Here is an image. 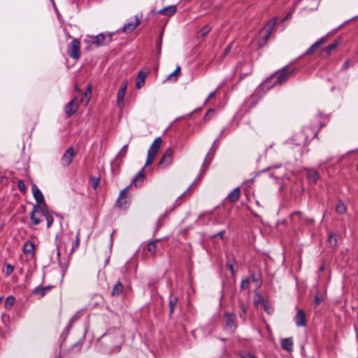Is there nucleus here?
<instances>
[{
  "instance_id": "nucleus-1",
  "label": "nucleus",
  "mask_w": 358,
  "mask_h": 358,
  "mask_svg": "<svg viewBox=\"0 0 358 358\" xmlns=\"http://www.w3.org/2000/svg\"><path fill=\"white\" fill-rule=\"evenodd\" d=\"M162 144V139L161 137H157L152 142L148 150L147 159L144 166L137 173L135 177L132 180V184L135 187L141 186L145 178L144 170L145 168L151 164L155 160L156 155L161 148Z\"/></svg>"
},
{
  "instance_id": "nucleus-2",
  "label": "nucleus",
  "mask_w": 358,
  "mask_h": 358,
  "mask_svg": "<svg viewBox=\"0 0 358 358\" xmlns=\"http://www.w3.org/2000/svg\"><path fill=\"white\" fill-rule=\"evenodd\" d=\"M317 125H311L310 128L303 127L302 131L294 134L287 140V144L289 145L292 148L297 147L301 149L303 145L308 143L309 136H312V138L317 136Z\"/></svg>"
},
{
  "instance_id": "nucleus-3",
  "label": "nucleus",
  "mask_w": 358,
  "mask_h": 358,
  "mask_svg": "<svg viewBox=\"0 0 358 358\" xmlns=\"http://www.w3.org/2000/svg\"><path fill=\"white\" fill-rule=\"evenodd\" d=\"M294 71L293 66L287 65L275 71L270 76V88L283 84Z\"/></svg>"
},
{
  "instance_id": "nucleus-4",
  "label": "nucleus",
  "mask_w": 358,
  "mask_h": 358,
  "mask_svg": "<svg viewBox=\"0 0 358 358\" xmlns=\"http://www.w3.org/2000/svg\"><path fill=\"white\" fill-rule=\"evenodd\" d=\"M45 210V206H34L30 214V219L34 224L38 225L42 222L41 217H44Z\"/></svg>"
},
{
  "instance_id": "nucleus-5",
  "label": "nucleus",
  "mask_w": 358,
  "mask_h": 358,
  "mask_svg": "<svg viewBox=\"0 0 358 358\" xmlns=\"http://www.w3.org/2000/svg\"><path fill=\"white\" fill-rule=\"evenodd\" d=\"M290 17L291 13H288L280 20H279L278 17H275L270 20V36L271 35L274 27H276V29H278L279 31H282L285 28L284 22L289 20Z\"/></svg>"
},
{
  "instance_id": "nucleus-6",
  "label": "nucleus",
  "mask_w": 358,
  "mask_h": 358,
  "mask_svg": "<svg viewBox=\"0 0 358 358\" xmlns=\"http://www.w3.org/2000/svg\"><path fill=\"white\" fill-rule=\"evenodd\" d=\"M80 41L74 38L68 46L67 52L69 55L75 59L80 58Z\"/></svg>"
},
{
  "instance_id": "nucleus-7",
  "label": "nucleus",
  "mask_w": 358,
  "mask_h": 358,
  "mask_svg": "<svg viewBox=\"0 0 358 358\" xmlns=\"http://www.w3.org/2000/svg\"><path fill=\"white\" fill-rule=\"evenodd\" d=\"M76 153L73 147L69 148L61 158V164L64 167L68 166L72 162Z\"/></svg>"
},
{
  "instance_id": "nucleus-8",
  "label": "nucleus",
  "mask_w": 358,
  "mask_h": 358,
  "mask_svg": "<svg viewBox=\"0 0 358 358\" xmlns=\"http://www.w3.org/2000/svg\"><path fill=\"white\" fill-rule=\"evenodd\" d=\"M173 150L169 148L166 150L164 154L159 162V166L165 168L172 163L173 160Z\"/></svg>"
},
{
  "instance_id": "nucleus-9",
  "label": "nucleus",
  "mask_w": 358,
  "mask_h": 358,
  "mask_svg": "<svg viewBox=\"0 0 358 358\" xmlns=\"http://www.w3.org/2000/svg\"><path fill=\"white\" fill-rule=\"evenodd\" d=\"M78 106L77 97H74L65 106L64 111L66 117H69L73 115L76 112Z\"/></svg>"
},
{
  "instance_id": "nucleus-10",
  "label": "nucleus",
  "mask_w": 358,
  "mask_h": 358,
  "mask_svg": "<svg viewBox=\"0 0 358 358\" xmlns=\"http://www.w3.org/2000/svg\"><path fill=\"white\" fill-rule=\"evenodd\" d=\"M254 303L257 308H263L264 311L268 313V305L266 300L258 292H255L254 295Z\"/></svg>"
},
{
  "instance_id": "nucleus-11",
  "label": "nucleus",
  "mask_w": 358,
  "mask_h": 358,
  "mask_svg": "<svg viewBox=\"0 0 358 358\" xmlns=\"http://www.w3.org/2000/svg\"><path fill=\"white\" fill-rule=\"evenodd\" d=\"M31 190L33 193L34 198L36 201L37 205L38 206H45V200L43 197V194L41 191L38 188V187L33 184L31 187Z\"/></svg>"
},
{
  "instance_id": "nucleus-12",
  "label": "nucleus",
  "mask_w": 358,
  "mask_h": 358,
  "mask_svg": "<svg viewBox=\"0 0 358 358\" xmlns=\"http://www.w3.org/2000/svg\"><path fill=\"white\" fill-rule=\"evenodd\" d=\"M129 187H125L124 189H123L122 190L120 191V194H119V197L116 201V203L117 205L118 206V207L122 208H127V205L128 203V198H127V190L129 189Z\"/></svg>"
},
{
  "instance_id": "nucleus-13",
  "label": "nucleus",
  "mask_w": 358,
  "mask_h": 358,
  "mask_svg": "<svg viewBox=\"0 0 358 358\" xmlns=\"http://www.w3.org/2000/svg\"><path fill=\"white\" fill-rule=\"evenodd\" d=\"M127 87V81L126 80H123L121 87L119 89L117 94V104L119 106H122V103L124 99L126 90Z\"/></svg>"
},
{
  "instance_id": "nucleus-14",
  "label": "nucleus",
  "mask_w": 358,
  "mask_h": 358,
  "mask_svg": "<svg viewBox=\"0 0 358 358\" xmlns=\"http://www.w3.org/2000/svg\"><path fill=\"white\" fill-rule=\"evenodd\" d=\"M294 322L296 327H305L306 325V318L305 313L301 310L298 309L296 314L294 317Z\"/></svg>"
},
{
  "instance_id": "nucleus-15",
  "label": "nucleus",
  "mask_w": 358,
  "mask_h": 358,
  "mask_svg": "<svg viewBox=\"0 0 358 358\" xmlns=\"http://www.w3.org/2000/svg\"><path fill=\"white\" fill-rule=\"evenodd\" d=\"M141 22V17L138 15L135 16L134 21L127 22L122 27V31L125 33H131L133 31Z\"/></svg>"
},
{
  "instance_id": "nucleus-16",
  "label": "nucleus",
  "mask_w": 358,
  "mask_h": 358,
  "mask_svg": "<svg viewBox=\"0 0 358 358\" xmlns=\"http://www.w3.org/2000/svg\"><path fill=\"white\" fill-rule=\"evenodd\" d=\"M266 86V83H262L259 88L257 89L255 94H252L250 97H249L245 102V106L248 107V109H251L253 108L257 101H258V96H257V92L260 90L261 88H264Z\"/></svg>"
},
{
  "instance_id": "nucleus-17",
  "label": "nucleus",
  "mask_w": 358,
  "mask_h": 358,
  "mask_svg": "<svg viewBox=\"0 0 358 358\" xmlns=\"http://www.w3.org/2000/svg\"><path fill=\"white\" fill-rule=\"evenodd\" d=\"M218 138L214 141L213 144L212 145L209 152H208L202 164V169L206 168L211 162V160L215 155L216 148H215V143L217 142Z\"/></svg>"
},
{
  "instance_id": "nucleus-18",
  "label": "nucleus",
  "mask_w": 358,
  "mask_h": 358,
  "mask_svg": "<svg viewBox=\"0 0 358 358\" xmlns=\"http://www.w3.org/2000/svg\"><path fill=\"white\" fill-rule=\"evenodd\" d=\"M268 40V29L266 27L262 29L259 33V36L258 39V45L259 47L264 46Z\"/></svg>"
},
{
  "instance_id": "nucleus-19",
  "label": "nucleus",
  "mask_w": 358,
  "mask_h": 358,
  "mask_svg": "<svg viewBox=\"0 0 358 358\" xmlns=\"http://www.w3.org/2000/svg\"><path fill=\"white\" fill-rule=\"evenodd\" d=\"M176 6L171 5L164 7L157 12V14L164 15L165 16H171L176 13Z\"/></svg>"
},
{
  "instance_id": "nucleus-20",
  "label": "nucleus",
  "mask_w": 358,
  "mask_h": 358,
  "mask_svg": "<svg viewBox=\"0 0 358 358\" xmlns=\"http://www.w3.org/2000/svg\"><path fill=\"white\" fill-rule=\"evenodd\" d=\"M306 176L310 182L316 183L320 179V174L315 169H307Z\"/></svg>"
},
{
  "instance_id": "nucleus-21",
  "label": "nucleus",
  "mask_w": 358,
  "mask_h": 358,
  "mask_svg": "<svg viewBox=\"0 0 358 358\" xmlns=\"http://www.w3.org/2000/svg\"><path fill=\"white\" fill-rule=\"evenodd\" d=\"M148 75V72H143L141 71L138 73V76L136 80V87L137 89H141L145 84V80Z\"/></svg>"
},
{
  "instance_id": "nucleus-22",
  "label": "nucleus",
  "mask_w": 358,
  "mask_h": 358,
  "mask_svg": "<svg viewBox=\"0 0 358 358\" xmlns=\"http://www.w3.org/2000/svg\"><path fill=\"white\" fill-rule=\"evenodd\" d=\"M34 244L31 241H27L24 243L23 245V251L26 255H29L31 257L34 256L35 252H34Z\"/></svg>"
},
{
  "instance_id": "nucleus-23",
  "label": "nucleus",
  "mask_w": 358,
  "mask_h": 358,
  "mask_svg": "<svg viewBox=\"0 0 358 358\" xmlns=\"http://www.w3.org/2000/svg\"><path fill=\"white\" fill-rule=\"evenodd\" d=\"M178 302V299L176 296L173 295L172 294H170L169 299V315L171 316L175 310V307L176 306L177 303Z\"/></svg>"
},
{
  "instance_id": "nucleus-24",
  "label": "nucleus",
  "mask_w": 358,
  "mask_h": 358,
  "mask_svg": "<svg viewBox=\"0 0 358 358\" xmlns=\"http://www.w3.org/2000/svg\"><path fill=\"white\" fill-rule=\"evenodd\" d=\"M282 348L287 352H292L293 350V341L292 338H283L281 341Z\"/></svg>"
},
{
  "instance_id": "nucleus-25",
  "label": "nucleus",
  "mask_w": 358,
  "mask_h": 358,
  "mask_svg": "<svg viewBox=\"0 0 358 358\" xmlns=\"http://www.w3.org/2000/svg\"><path fill=\"white\" fill-rule=\"evenodd\" d=\"M326 41V37H323L315 43H314L306 52V54L309 55L313 53L316 49L320 48Z\"/></svg>"
},
{
  "instance_id": "nucleus-26",
  "label": "nucleus",
  "mask_w": 358,
  "mask_h": 358,
  "mask_svg": "<svg viewBox=\"0 0 358 358\" xmlns=\"http://www.w3.org/2000/svg\"><path fill=\"white\" fill-rule=\"evenodd\" d=\"M224 320L227 328L232 329L236 327L234 315L233 314L226 313L224 315Z\"/></svg>"
},
{
  "instance_id": "nucleus-27",
  "label": "nucleus",
  "mask_w": 358,
  "mask_h": 358,
  "mask_svg": "<svg viewBox=\"0 0 358 358\" xmlns=\"http://www.w3.org/2000/svg\"><path fill=\"white\" fill-rule=\"evenodd\" d=\"M240 197V188L236 187L231 191L227 196V199L230 202L234 203Z\"/></svg>"
},
{
  "instance_id": "nucleus-28",
  "label": "nucleus",
  "mask_w": 358,
  "mask_h": 358,
  "mask_svg": "<svg viewBox=\"0 0 358 358\" xmlns=\"http://www.w3.org/2000/svg\"><path fill=\"white\" fill-rule=\"evenodd\" d=\"M123 291V285L120 281H117L113 286L111 295L119 296Z\"/></svg>"
},
{
  "instance_id": "nucleus-29",
  "label": "nucleus",
  "mask_w": 358,
  "mask_h": 358,
  "mask_svg": "<svg viewBox=\"0 0 358 358\" xmlns=\"http://www.w3.org/2000/svg\"><path fill=\"white\" fill-rule=\"evenodd\" d=\"M301 213L299 211L294 212L290 215L289 220L294 225H297L301 221Z\"/></svg>"
},
{
  "instance_id": "nucleus-30",
  "label": "nucleus",
  "mask_w": 358,
  "mask_h": 358,
  "mask_svg": "<svg viewBox=\"0 0 358 358\" xmlns=\"http://www.w3.org/2000/svg\"><path fill=\"white\" fill-rule=\"evenodd\" d=\"M92 94V86L88 85L87 89L84 92L80 102L84 103L85 105L90 101Z\"/></svg>"
},
{
  "instance_id": "nucleus-31",
  "label": "nucleus",
  "mask_w": 358,
  "mask_h": 358,
  "mask_svg": "<svg viewBox=\"0 0 358 358\" xmlns=\"http://www.w3.org/2000/svg\"><path fill=\"white\" fill-rule=\"evenodd\" d=\"M252 280L257 287H260L262 283L261 273L258 272L252 273Z\"/></svg>"
},
{
  "instance_id": "nucleus-32",
  "label": "nucleus",
  "mask_w": 358,
  "mask_h": 358,
  "mask_svg": "<svg viewBox=\"0 0 358 358\" xmlns=\"http://www.w3.org/2000/svg\"><path fill=\"white\" fill-rule=\"evenodd\" d=\"M346 211L347 208L343 202L341 201V200L338 201L336 206V212L338 214L343 215L346 213Z\"/></svg>"
},
{
  "instance_id": "nucleus-33",
  "label": "nucleus",
  "mask_w": 358,
  "mask_h": 358,
  "mask_svg": "<svg viewBox=\"0 0 358 358\" xmlns=\"http://www.w3.org/2000/svg\"><path fill=\"white\" fill-rule=\"evenodd\" d=\"M106 39V36L103 34H99L97 36L93 37L92 43L96 45H101Z\"/></svg>"
},
{
  "instance_id": "nucleus-34",
  "label": "nucleus",
  "mask_w": 358,
  "mask_h": 358,
  "mask_svg": "<svg viewBox=\"0 0 358 358\" xmlns=\"http://www.w3.org/2000/svg\"><path fill=\"white\" fill-rule=\"evenodd\" d=\"M159 242V240H155V241H150L148 244V246H147V249L148 250L152 253V254H155L156 252V250H157V243Z\"/></svg>"
},
{
  "instance_id": "nucleus-35",
  "label": "nucleus",
  "mask_w": 358,
  "mask_h": 358,
  "mask_svg": "<svg viewBox=\"0 0 358 358\" xmlns=\"http://www.w3.org/2000/svg\"><path fill=\"white\" fill-rule=\"evenodd\" d=\"M44 217L47 222V228L49 229L53 224L54 218L51 214H50L48 210H45V213Z\"/></svg>"
},
{
  "instance_id": "nucleus-36",
  "label": "nucleus",
  "mask_w": 358,
  "mask_h": 358,
  "mask_svg": "<svg viewBox=\"0 0 358 358\" xmlns=\"http://www.w3.org/2000/svg\"><path fill=\"white\" fill-rule=\"evenodd\" d=\"M15 301V299L14 296L11 295L8 296L5 301V307L8 309L10 308L13 306Z\"/></svg>"
},
{
  "instance_id": "nucleus-37",
  "label": "nucleus",
  "mask_w": 358,
  "mask_h": 358,
  "mask_svg": "<svg viewBox=\"0 0 358 358\" xmlns=\"http://www.w3.org/2000/svg\"><path fill=\"white\" fill-rule=\"evenodd\" d=\"M250 285V278L248 277L243 278L241 280L240 288L241 290H245L249 287Z\"/></svg>"
},
{
  "instance_id": "nucleus-38",
  "label": "nucleus",
  "mask_w": 358,
  "mask_h": 358,
  "mask_svg": "<svg viewBox=\"0 0 358 358\" xmlns=\"http://www.w3.org/2000/svg\"><path fill=\"white\" fill-rule=\"evenodd\" d=\"M128 144L124 145L116 156V160L126 156Z\"/></svg>"
},
{
  "instance_id": "nucleus-39",
  "label": "nucleus",
  "mask_w": 358,
  "mask_h": 358,
  "mask_svg": "<svg viewBox=\"0 0 358 358\" xmlns=\"http://www.w3.org/2000/svg\"><path fill=\"white\" fill-rule=\"evenodd\" d=\"M338 44L337 43L334 42L330 45H329L328 46H327L324 49V52L327 54V55H330L331 52L335 49L336 48Z\"/></svg>"
},
{
  "instance_id": "nucleus-40",
  "label": "nucleus",
  "mask_w": 358,
  "mask_h": 358,
  "mask_svg": "<svg viewBox=\"0 0 358 358\" xmlns=\"http://www.w3.org/2000/svg\"><path fill=\"white\" fill-rule=\"evenodd\" d=\"M32 293L36 295H39L41 297L45 295L44 290L42 288V286H38L35 287L32 291Z\"/></svg>"
},
{
  "instance_id": "nucleus-41",
  "label": "nucleus",
  "mask_w": 358,
  "mask_h": 358,
  "mask_svg": "<svg viewBox=\"0 0 358 358\" xmlns=\"http://www.w3.org/2000/svg\"><path fill=\"white\" fill-rule=\"evenodd\" d=\"M211 30V27L208 25L203 27L199 31L200 35L202 37L206 36Z\"/></svg>"
},
{
  "instance_id": "nucleus-42",
  "label": "nucleus",
  "mask_w": 358,
  "mask_h": 358,
  "mask_svg": "<svg viewBox=\"0 0 358 358\" xmlns=\"http://www.w3.org/2000/svg\"><path fill=\"white\" fill-rule=\"evenodd\" d=\"M328 241H329V245L331 247H335L337 244L336 236L334 234H331L329 236Z\"/></svg>"
},
{
  "instance_id": "nucleus-43",
  "label": "nucleus",
  "mask_w": 358,
  "mask_h": 358,
  "mask_svg": "<svg viewBox=\"0 0 358 358\" xmlns=\"http://www.w3.org/2000/svg\"><path fill=\"white\" fill-rule=\"evenodd\" d=\"M180 67L179 66H178L177 68L176 69V70L169 76L167 79H171V78L175 77L174 80H176L178 76L180 74Z\"/></svg>"
},
{
  "instance_id": "nucleus-44",
  "label": "nucleus",
  "mask_w": 358,
  "mask_h": 358,
  "mask_svg": "<svg viewBox=\"0 0 358 358\" xmlns=\"http://www.w3.org/2000/svg\"><path fill=\"white\" fill-rule=\"evenodd\" d=\"M91 185L94 189L97 188L99 185V179L96 177H91L90 178Z\"/></svg>"
},
{
  "instance_id": "nucleus-45",
  "label": "nucleus",
  "mask_w": 358,
  "mask_h": 358,
  "mask_svg": "<svg viewBox=\"0 0 358 358\" xmlns=\"http://www.w3.org/2000/svg\"><path fill=\"white\" fill-rule=\"evenodd\" d=\"M322 300H323V296H322V295L320 293L317 292V293L315 294V298H314V302H315V303L316 305H318V304H320V303L322 302Z\"/></svg>"
},
{
  "instance_id": "nucleus-46",
  "label": "nucleus",
  "mask_w": 358,
  "mask_h": 358,
  "mask_svg": "<svg viewBox=\"0 0 358 358\" xmlns=\"http://www.w3.org/2000/svg\"><path fill=\"white\" fill-rule=\"evenodd\" d=\"M14 271V266L10 264L6 265V275H9Z\"/></svg>"
},
{
  "instance_id": "nucleus-47",
  "label": "nucleus",
  "mask_w": 358,
  "mask_h": 358,
  "mask_svg": "<svg viewBox=\"0 0 358 358\" xmlns=\"http://www.w3.org/2000/svg\"><path fill=\"white\" fill-rule=\"evenodd\" d=\"M17 187L19 189V190L20 192H24L26 190V186H25V184L24 183V182L22 180H20L18 182H17Z\"/></svg>"
},
{
  "instance_id": "nucleus-48",
  "label": "nucleus",
  "mask_w": 358,
  "mask_h": 358,
  "mask_svg": "<svg viewBox=\"0 0 358 358\" xmlns=\"http://www.w3.org/2000/svg\"><path fill=\"white\" fill-rule=\"evenodd\" d=\"M167 215V213H164L163 215H162L159 217V220L157 222V230H158V229L162 226V220L165 218V217Z\"/></svg>"
},
{
  "instance_id": "nucleus-49",
  "label": "nucleus",
  "mask_w": 358,
  "mask_h": 358,
  "mask_svg": "<svg viewBox=\"0 0 358 358\" xmlns=\"http://www.w3.org/2000/svg\"><path fill=\"white\" fill-rule=\"evenodd\" d=\"M225 234V231L224 230H222L214 235L212 236V238H216V237H220L221 239H223L224 238V235Z\"/></svg>"
},
{
  "instance_id": "nucleus-50",
  "label": "nucleus",
  "mask_w": 358,
  "mask_h": 358,
  "mask_svg": "<svg viewBox=\"0 0 358 358\" xmlns=\"http://www.w3.org/2000/svg\"><path fill=\"white\" fill-rule=\"evenodd\" d=\"M241 356V358H255V356L247 352H243Z\"/></svg>"
},
{
  "instance_id": "nucleus-51",
  "label": "nucleus",
  "mask_w": 358,
  "mask_h": 358,
  "mask_svg": "<svg viewBox=\"0 0 358 358\" xmlns=\"http://www.w3.org/2000/svg\"><path fill=\"white\" fill-rule=\"evenodd\" d=\"M351 64V60L350 59H347L344 64H343L342 67H341V69L342 70H345L349 68L350 65Z\"/></svg>"
},
{
  "instance_id": "nucleus-52",
  "label": "nucleus",
  "mask_w": 358,
  "mask_h": 358,
  "mask_svg": "<svg viewBox=\"0 0 358 358\" xmlns=\"http://www.w3.org/2000/svg\"><path fill=\"white\" fill-rule=\"evenodd\" d=\"M231 47H232L231 43H230L229 45H228L227 46V48L224 49V56H226L230 53V52L231 50Z\"/></svg>"
},
{
  "instance_id": "nucleus-53",
  "label": "nucleus",
  "mask_w": 358,
  "mask_h": 358,
  "mask_svg": "<svg viewBox=\"0 0 358 358\" xmlns=\"http://www.w3.org/2000/svg\"><path fill=\"white\" fill-rule=\"evenodd\" d=\"M227 266L228 267V268L231 271V273L234 275L235 274V271H234V268L233 264L228 262L227 263Z\"/></svg>"
},
{
  "instance_id": "nucleus-54",
  "label": "nucleus",
  "mask_w": 358,
  "mask_h": 358,
  "mask_svg": "<svg viewBox=\"0 0 358 358\" xmlns=\"http://www.w3.org/2000/svg\"><path fill=\"white\" fill-rule=\"evenodd\" d=\"M162 36L160 37L159 41L157 42V54H160L161 52V49H162Z\"/></svg>"
},
{
  "instance_id": "nucleus-55",
  "label": "nucleus",
  "mask_w": 358,
  "mask_h": 358,
  "mask_svg": "<svg viewBox=\"0 0 358 358\" xmlns=\"http://www.w3.org/2000/svg\"><path fill=\"white\" fill-rule=\"evenodd\" d=\"M241 309L242 313H240V316L243 317V315H245L247 311V307L245 305L241 304Z\"/></svg>"
},
{
  "instance_id": "nucleus-56",
  "label": "nucleus",
  "mask_w": 358,
  "mask_h": 358,
  "mask_svg": "<svg viewBox=\"0 0 358 358\" xmlns=\"http://www.w3.org/2000/svg\"><path fill=\"white\" fill-rule=\"evenodd\" d=\"M79 243H80V238H79V234H78L77 236H76V241H75L74 246L73 247V249L74 248H78V245H79Z\"/></svg>"
},
{
  "instance_id": "nucleus-57",
  "label": "nucleus",
  "mask_w": 358,
  "mask_h": 358,
  "mask_svg": "<svg viewBox=\"0 0 358 358\" xmlns=\"http://www.w3.org/2000/svg\"><path fill=\"white\" fill-rule=\"evenodd\" d=\"M69 329H70V328H69V326H68V327L65 329V330L63 331V333L62 334V336H62V337H63V336H64V337L65 338V337L66 336V335L68 334V332H69Z\"/></svg>"
},
{
  "instance_id": "nucleus-58",
  "label": "nucleus",
  "mask_w": 358,
  "mask_h": 358,
  "mask_svg": "<svg viewBox=\"0 0 358 358\" xmlns=\"http://www.w3.org/2000/svg\"><path fill=\"white\" fill-rule=\"evenodd\" d=\"M76 319H77L76 316H73V317L71 318V320H70V321H69V328H70V327H71V324H72V323H73V322Z\"/></svg>"
},
{
  "instance_id": "nucleus-59",
  "label": "nucleus",
  "mask_w": 358,
  "mask_h": 358,
  "mask_svg": "<svg viewBox=\"0 0 358 358\" xmlns=\"http://www.w3.org/2000/svg\"><path fill=\"white\" fill-rule=\"evenodd\" d=\"M42 288L44 290L45 294H46L47 292L49 291L52 288V287L51 286H45V287L42 286Z\"/></svg>"
},
{
  "instance_id": "nucleus-60",
  "label": "nucleus",
  "mask_w": 358,
  "mask_h": 358,
  "mask_svg": "<svg viewBox=\"0 0 358 358\" xmlns=\"http://www.w3.org/2000/svg\"><path fill=\"white\" fill-rule=\"evenodd\" d=\"M215 113V110L213 109H209L207 113H206V115L204 117V119H206V116L209 114H213Z\"/></svg>"
},
{
  "instance_id": "nucleus-61",
  "label": "nucleus",
  "mask_w": 358,
  "mask_h": 358,
  "mask_svg": "<svg viewBox=\"0 0 358 358\" xmlns=\"http://www.w3.org/2000/svg\"><path fill=\"white\" fill-rule=\"evenodd\" d=\"M215 92H212L211 93H210V94L208 95V98L206 100V102L207 101H208L210 98L213 97L215 96Z\"/></svg>"
},
{
  "instance_id": "nucleus-62",
  "label": "nucleus",
  "mask_w": 358,
  "mask_h": 358,
  "mask_svg": "<svg viewBox=\"0 0 358 358\" xmlns=\"http://www.w3.org/2000/svg\"><path fill=\"white\" fill-rule=\"evenodd\" d=\"M325 267H324V264H322L320 268H319V271L321 272V271H323L324 270Z\"/></svg>"
},
{
  "instance_id": "nucleus-63",
  "label": "nucleus",
  "mask_w": 358,
  "mask_h": 358,
  "mask_svg": "<svg viewBox=\"0 0 358 358\" xmlns=\"http://www.w3.org/2000/svg\"><path fill=\"white\" fill-rule=\"evenodd\" d=\"M318 123H319L320 127H322L325 125V122H323L322 120H320L318 122Z\"/></svg>"
},
{
  "instance_id": "nucleus-64",
  "label": "nucleus",
  "mask_w": 358,
  "mask_h": 358,
  "mask_svg": "<svg viewBox=\"0 0 358 358\" xmlns=\"http://www.w3.org/2000/svg\"><path fill=\"white\" fill-rule=\"evenodd\" d=\"M104 337H105V338H110V334H109V333H106V334H103V335L102 336V338H104Z\"/></svg>"
}]
</instances>
